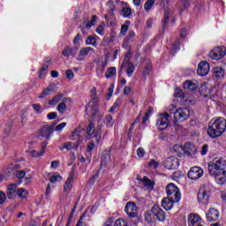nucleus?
<instances>
[{"label":"nucleus","instance_id":"obj_63","mask_svg":"<svg viewBox=\"0 0 226 226\" xmlns=\"http://www.w3.org/2000/svg\"><path fill=\"white\" fill-rule=\"evenodd\" d=\"M47 117H48V119H50V120L56 119V117H57V113H56V112H50V113H49V114L47 115Z\"/></svg>","mask_w":226,"mask_h":226},{"label":"nucleus","instance_id":"obj_50","mask_svg":"<svg viewBox=\"0 0 226 226\" xmlns=\"http://www.w3.org/2000/svg\"><path fill=\"white\" fill-rule=\"evenodd\" d=\"M174 96L175 98H183V96H185V93H183V90L177 88L175 90Z\"/></svg>","mask_w":226,"mask_h":226},{"label":"nucleus","instance_id":"obj_1","mask_svg":"<svg viewBox=\"0 0 226 226\" xmlns=\"http://www.w3.org/2000/svg\"><path fill=\"white\" fill-rule=\"evenodd\" d=\"M226 161L222 157H215L207 164L209 176L215 177L217 185H225L226 183Z\"/></svg>","mask_w":226,"mask_h":226},{"label":"nucleus","instance_id":"obj_43","mask_svg":"<svg viewBox=\"0 0 226 226\" xmlns=\"http://www.w3.org/2000/svg\"><path fill=\"white\" fill-rule=\"evenodd\" d=\"M50 64V60H48L43 66L41 68L40 72V77H41V75H45V73H43L44 72H47V70H49V66Z\"/></svg>","mask_w":226,"mask_h":226},{"label":"nucleus","instance_id":"obj_16","mask_svg":"<svg viewBox=\"0 0 226 226\" xmlns=\"http://www.w3.org/2000/svg\"><path fill=\"white\" fill-rule=\"evenodd\" d=\"M73 177H75V171L72 170L64 185V192L66 196L72 192V183H73Z\"/></svg>","mask_w":226,"mask_h":226},{"label":"nucleus","instance_id":"obj_6","mask_svg":"<svg viewBox=\"0 0 226 226\" xmlns=\"http://www.w3.org/2000/svg\"><path fill=\"white\" fill-rule=\"evenodd\" d=\"M173 117L177 123H183L190 118V109L186 107L178 108L173 112Z\"/></svg>","mask_w":226,"mask_h":226},{"label":"nucleus","instance_id":"obj_24","mask_svg":"<svg viewBox=\"0 0 226 226\" xmlns=\"http://www.w3.org/2000/svg\"><path fill=\"white\" fill-rule=\"evenodd\" d=\"M62 55H64V57H70V56H72V57H75V56L77 55V49L67 46L63 50Z\"/></svg>","mask_w":226,"mask_h":226},{"label":"nucleus","instance_id":"obj_25","mask_svg":"<svg viewBox=\"0 0 226 226\" xmlns=\"http://www.w3.org/2000/svg\"><path fill=\"white\" fill-rule=\"evenodd\" d=\"M109 63V58L106 57L104 62H102V65H100L99 62H96L97 68H96V73L97 75H102L103 73V71L105 68H107V64Z\"/></svg>","mask_w":226,"mask_h":226},{"label":"nucleus","instance_id":"obj_27","mask_svg":"<svg viewBox=\"0 0 226 226\" xmlns=\"http://www.w3.org/2000/svg\"><path fill=\"white\" fill-rule=\"evenodd\" d=\"M172 153L175 154V156L181 158V156L185 154V148L180 145H175L173 147Z\"/></svg>","mask_w":226,"mask_h":226},{"label":"nucleus","instance_id":"obj_60","mask_svg":"<svg viewBox=\"0 0 226 226\" xmlns=\"http://www.w3.org/2000/svg\"><path fill=\"white\" fill-rule=\"evenodd\" d=\"M148 167H153L154 169H157L158 168V162L156 161H154V159H152L148 162Z\"/></svg>","mask_w":226,"mask_h":226},{"label":"nucleus","instance_id":"obj_8","mask_svg":"<svg viewBox=\"0 0 226 226\" xmlns=\"http://www.w3.org/2000/svg\"><path fill=\"white\" fill-rule=\"evenodd\" d=\"M166 193L168 197H173L175 199V202H179L181 200V192L176 185L170 184L166 187Z\"/></svg>","mask_w":226,"mask_h":226},{"label":"nucleus","instance_id":"obj_26","mask_svg":"<svg viewBox=\"0 0 226 226\" xmlns=\"http://www.w3.org/2000/svg\"><path fill=\"white\" fill-rule=\"evenodd\" d=\"M56 87L55 84L49 85L47 88H45L41 94L39 95V98H45V96H50L51 93L54 92V88Z\"/></svg>","mask_w":226,"mask_h":226},{"label":"nucleus","instance_id":"obj_57","mask_svg":"<svg viewBox=\"0 0 226 226\" xmlns=\"http://www.w3.org/2000/svg\"><path fill=\"white\" fill-rule=\"evenodd\" d=\"M65 76H66V79H68L69 80H72V79H73V77H74L73 71H72L70 69L67 70L65 72Z\"/></svg>","mask_w":226,"mask_h":226},{"label":"nucleus","instance_id":"obj_41","mask_svg":"<svg viewBox=\"0 0 226 226\" xmlns=\"http://www.w3.org/2000/svg\"><path fill=\"white\" fill-rule=\"evenodd\" d=\"M154 5V0H147L144 5L145 11H149V10H151V8H153Z\"/></svg>","mask_w":226,"mask_h":226},{"label":"nucleus","instance_id":"obj_5","mask_svg":"<svg viewBox=\"0 0 226 226\" xmlns=\"http://www.w3.org/2000/svg\"><path fill=\"white\" fill-rule=\"evenodd\" d=\"M87 137L93 139V142L99 144L100 140H102V130L94 128V124L90 123L87 128Z\"/></svg>","mask_w":226,"mask_h":226},{"label":"nucleus","instance_id":"obj_64","mask_svg":"<svg viewBox=\"0 0 226 226\" xmlns=\"http://www.w3.org/2000/svg\"><path fill=\"white\" fill-rule=\"evenodd\" d=\"M104 226H114V219L109 218L105 222Z\"/></svg>","mask_w":226,"mask_h":226},{"label":"nucleus","instance_id":"obj_39","mask_svg":"<svg viewBox=\"0 0 226 226\" xmlns=\"http://www.w3.org/2000/svg\"><path fill=\"white\" fill-rule=\"evenodd\" d=\"M130 21H125L124 25H122L121 26V31H120V34H126V33L128 32V29L130 27Z\"/></svg>","mask_w":226,"mask_h":226},{"label":"nucleus","instance_id":"obj_55","mask_svg":"<svg viewBox=\"0 0 226 226\" xmlns=\"http://www.w3.org/2000/svg\"><path fill=\"white\" fill-rule=\"evenodd\" d=\"M6 202V194L4 192L0 191V206L4 204Z\"/></svg>","mask_w":226,"mask_h":226},{"label":"nucleus","instance_id":"obj_22","mask_svg":"<svg viewBox=\"0 0 226 226\" xmlns=\"http://www.w3.org/2000/svg\"><path fill=\"white\" fill-rule=\"evenodd\" d=\"M200 222V216L196 214H190L188 216V226H196Z\"/></svg>","mask_w":226,"mask_h":226},{"label":"nucleus","instance_id":"obj_49","mask_svg":"<svg viewBox=\"0 0 226 226\" xmlns=\"http://www.w3.org/2000/svg\"><path fill=\"white\" fill-rule=\"evenodd\" d=\"M63 179V177L59 175L57 176H52L49 178L50 183H59V181H61Z\"/></svg>","mask_w":226,"mask_h":226},{"label":"nucleus","instance_id":"obj_19","mask_svg":"<svg viewBox=\"0 0 226 226\" xmlns=\"http://www.w3.org/2000/svg\"><path fill=\"white\" fill-rule=\"evenodd\" d=\"M54 132V126L52 125H44L40 130L41 137H45L46 139H50V134Z\"/></svg>","mask_w":226,"mask_h":226},{"label":"nucleus","instance_id":"obj_10","mask_svg":"<svg viewBox=\"0 0 226 226\" xmlns=\"http://www.w3.org/2000/svg\"><path fill=\"white\" fill-rule=\"evenodd\" d=\"M226 55L225 47H216L209 52V57L215 61H219V59H223Z\"/></svg>","mask_w":226,"mask_h":226},{"label":"nucleus","instance_id":"obj_30","mask_svg":"<svg viewBox=\"0 0 226 226\" xmlns=\"http://www.w3.org/2000/svg\"><path fill=\"white\" fill-rule=\"evenodd\" d=\"M143 185L148 190H153L154 188V182L151 181L147 177H144L142 180Z\"/></svg>","mask_w":226,"mask_h":226},{"label":"nucleus","instance_id":"obj_4","mask_svg":"<svg viewBox=\"0 0 226 226\" xmlns=\"http://www.w3.org/2000/svg\"><path fill=\"white\" fill-rule=\"evenodd\" d=\"M211 197V189L207 185H202L198 192V202L203 206L209 204V199Z\"/></svg>","mask_w":226,"mask_h":226},{"label":"nucleus","instance_id":"obj_21","mask_svg":"<svg viewBox=\"0 0 226 226\" xmlns=\"http://www.w3.org/2000/svg\"><path fill=\"white\" fill-rule=\"evenodd\" d=\"M49 143H47L46 141L42 142L41 145V150L40 152L36 151V150H32L29 152L30 156H32V158H38L40 156H42V154H45V149L47 147Z\"/></svg>","mask_w":226,"mask_h":226},{"label":"nucleus","instance_id":"obj_54","mask_svg":"<svg viewBox=\"0 0 226 226\" xmlns=\"http://www.w3.org/2000/svg\"><path fill=\"white\" fill-rule=\"evenodd\" d=\"M16 177H18V179H24V177H26V171H24V170H18L16 172Z\"/></svg>","mask_w":226,"mask_h":226},{"label":"nucleus","instance_id":"obj_35","mask_svg":"<svg viewBox=\"0 0 226 226\" xmlns=\"http://www.w3.org/2000/svg\"><path fill=\"white\" fill-rule=\"evenodd\" d=\"M137 123H140V115H139L136 118V120L132 124L130 129H129V132H128V139L130 140H132V133H133V127L135 126V124H137Z\"/></svg>","mask_w":226,"mask_h":226},{"label":"nucleus","instance_id":"obj_7","mask_svg":"<svg viewBox=\"0 0 226 226\" xmlns=\"http://www.w3.org/2000/svg\"><path fill=\"white\" fill-rule=\"evenodd\" d=\"M170 123V115L169 113L161 114L156 121L158 130H165L169 128Z\"/></svg>","mask_w":226,"mask_h":226},{"label":"nucleus","instance_id":"obj_33","mask_svg":"<svg viewBox=\"0 0 226 226\" xmlns=\"http://www.w3.org/2000/svg\"><path fill=\"white\" fill-rule=\"evenodd\" d=\"M127 69L126 73L128 77H132L133 75V72H135V65L132 62H127Z\"/></svg>","mask_w":226,"mask_h":226},{"label":"nucleus","instance_id":"obj_42","mask_svg":"<svg viewBox=\"0 0 226 226\" xmlns=\"http://www.w3.org/2000/svg\"><path fill=\"white\" fill-rule=\"evenodd\" d=\"M105 123L107 126H109L110 128H112V126L114 125V118L112 117L111 115L106 116Z\"/></svg>","mask_w":226,"mask_h":226},{"label":"nucleus","instance_id":"obj_59","mask_svg":"<svg viewBox=\"0 0 226 226\" xmlns=\"http://www.w3.org/2000/svg\"><path fill=\"white\" fill-rule=\"evenodd\" d=\"M80 40H82V35H81L80 34H78L76 35V37L74 38V40H73V43H74L75 45H79Z\"/></svg>","mask_w":226,"mask_h":226},{"label":"nucleus","instance_id":"obj_20","mask_svg":"<svg viewBox=\"0 0 226 226\" xmlns=\"http://www.w3.org/2000/svg\"><path fill=\"white\" fill-rule=\"evenodd\" d=\"M183 86L184 89H188V91H197L199 89V81L186 80Z\"/></svg>","mask_w":226,"mask_h":226},{"label":"nucleus","instance_id":"obj_48","mask_svg":"<svg viewBox=\"0 0 226 226\" xmlns=\"http://www.w3.org/2000/svg\"><path fill=\"white\" fill-rule=\"evenodd\" d=\"M151 112H153V110L151 109H149L147 110V112L145 113V117H143L142 120V124H146V122L149 119V117H151Z\"/></svg>","mask_w":226,"mask_h":226},{"label":"nucleus","instance_id":"obj_32","mask_svg":"<svg viewBox=\"0 0 226 226\" xmlns=\"http://www.w3.org/2000/svg\"><path fill=\"white\" fill-rule=\"evenodd\" d=\"M62 98H63V94H58L53 97L52 100L49 101V105H50L51 107H56V105H57V103L61 102Z\"/></svg>","mask_w":226,"mask_h":226},{"label":"nucleus","instance_id":"obj_40","mask_svg":"<svg viewBox=\"0 0 226 226\" xmlns=\"http://www.w3.org/2000/svg\"><path fill=\"white\" fill-rule=\"evenodd\" d=\"M17 195L20 199H27V191L24 188H19L17 192Z\"/></svg>","mask_w":226,"mask_h":226},{"label":"nucleus","instance_id":"obj_62","mask_svg":"<svg viewBox=\"0 0 226 226\" xmlns=\"http://www.w3.org/2000/svg\"><path fill=\"white\" fill-rule=\"evenodd\" d=\"M201 156H206L207 154V145H203L200 151Z\"/></svg>","mask_w":226,"mask_h":226},{"label":"nucleus","instance_id":"obj_13","mask_svg":"<svg viewBox=\"0 0 226 226\" xmlns=\"http://www.w3.org/2000/svg\"><path fill=\"white\" fill-rule=\"evenodd\" d=\"M164 167L169 170H176L179 167V159L177 157H168L164 162Z\"/></svg>","mask_w":226,"mask_h":226},{"label":"nucleus","instance_id":"obj_38","mask_svg":"<svg viewBox=\"0 0 226 226\" xmlns=\"http://www.w3.org/2000/svg\"><path fill=\"white\" fill-rule=\"evenodd\" d=\"M97 19L98 17L96 15H94L92 17V19L88 23L84 22L83 25L85 26V27H87V29H91V26H94Z\"/></svg>","mask_w":226,"mask_h":226},{"label":"nucleus","instance_id":"obj_23","mask_svg":"<svg viewBox=\"0 0 226 226\" xmlns=\"http://www.w3.org/2000/svg\"><path fill=\"white\" fill-rule=\"evenodd\" d=\"M17 196V185L11 184L7 187V198L8 199H15Z\"/></svg>","mask_w":226,"mask_h":226},{"label":"nucleus","instance_id":"obj_3","mask_svg":"<svg viewBox=\"0 0 226 226\" xmlns=\"http://www.w3.org/2000/svg\"><path fill=\"white\" fill-rule=\"evenodd\" d=\"M91 100L86 106V112H91L92 117H96L98 114V97H96V87H93L91 92Z\"/></svg>","mask_w":226,"mask_h":226},{"label":"nucleus","instance_id":"obj_2","mask_svg":"<svg viewBox=\"0 0 226 226\" xmlns=\"http://www.w3.org/2000/svg\"><path fill=\"white\" fill-rule=\"evenodd\" d=\"M226 130V120L225 118L219 117L210 120L208 124L207 134L212 139H216V137H221L223 135Z\"/></svg>","mask_w":226,"mask_h":226},{"label":"nucleus","instance_id":"obj_46","mask_svg":"<svg viewBox=\"0 0 226 226\" xmlns=\"http://www.w3.org/2000/svg\"><path fill=\"white\" fill-rule=\"evenodd\" d=\"M170 12H169V11H164V18L162 20V29H165V26L167 24V22H169V15Z\"/></svg>","mask_w":226,"mask_h":226},{"label":"nucleus","instance_id":"obj_61","mask_svg":"<svg viewBox=\"0 0 226 226\" xmlns=\"http://www.w3.org/2000/svg\"><path fill=\"white\" fill-rule=\"evenodd\" d=\"M192 4V0H183L182 4L184 8L186 10L187 8H190V4Z\"/></svg>","mask_w":226,"mask_h":226},{"label":"nucleus","instance_id":"obj_58","mask_svg":"<svg viewBox=\"0 0 226 226\" xmlns=\"http://www.w3.org/2000/svg\"><path fill=\"white\" fill-rule=\"evenodd\" d=\"M145 220H146L147 223H151V222H153V215H151L150 213H146Z\"/></svg>","mask_w":226,"mask_h":226},{"label":"nucleus","instance_id":"obj_11","mask_svg":"<svg viewBox=\"0 0 226 226\" xmlns=\"http://www.w3.org/2000/svg\"><path fill=\"white\" fill-rule=\"evenodd\" d=\"M137 205L132 201L127 202L124 207V211L130 218H135L137 216Z\"/></svg>","mask_w":226,"mask_h":226},{"label":"nucleus","instance_id":"obj_47","mask_svg":"<svg viewBox=\"0 0 226 226\" xmlns=\"http://www.w3.org/2000/svg\"><path fill=\"white\" fill-rule=\"evenodd\" d=\"M150 72H151V64H147L142 72L144 79H146V77H147V75H149Z\"/></svg>","mask_w":226,"mask_h":226},{"label":"nucleus","instance_id":"obj_28","mask_svg":"<svg viewBox=\"0 0 226 226\" xmlns=\"http://www.w3.org/2000/svg\"><path fill=\"white\" fill-rule=\"evenodd\" d=\"M185 147V153H186L187 154L192 155L197 153V147H195V146H193V144L192 143H186Z\"/></svg>","mask_w":226,"mask_h":226},{"label":"nucleus","instance_id":"obj_44","mask_svg":"<svg viewBox=\"0 0 226 226\" xmlns=\"http://www.w3.org/2000/svg\"><path fill=\"white\" fill-rule=\"evenodd\" d=\"M56 110H58V112L61 114H64V112H66V104L64 102H61L58 104Z\"/></svg>","mask_w":226,"mask_h":226},{"label":"nucleus","instance_id":"obj_18","mask_svg":"<svg viewBox=\"0 0 226 226\" xmlns=\"http://www.w3.org/2000/svg\"><path fill=\"white\" fill-rule=\"evenodd\" d=\"M220 218V212L216 208H210L207 213V220L208 222H216Z\"/></svg>","mask_w":226,"mask_h":226},{"label":"nucleus","instance_id":"obj_12","mask_svg":"<svg viewBox=\"0 0 226 226\" xmlns=\"http://www.w3.org/2000/svg\"><path fill=\"white\" fill-rule=\"evenodd\" d=\"M151 212L154 216H156L159 222H165L166 215L165 212L158 205H154Z\"/></svg>","mask_w":226,"mask_h":226},{"label":"nucleus","instance_id":"obj_45","mask_svg":"<svg viewBox=\"0 0 226 226\" xmlns=\"http://www.w3.org/2000/svg\"><path fill=\"white\" fill-rule=\"evenodd\" d=\"M32 109L37 114H41V112H43V110L41 109V104H32Z\"/></svg>","mask_w":226,"mask_h":226},{"label":"nucleus","instance_id":"obj_37","mask_svg":"<svg viewBox=\"0 0 226 226\" xmlns=\"http://www.w3.org/2000/svg\"><path fill=\"white\" fill-rule=\"evenodd\" d=\"M117 73V69L116 67H109L107 69V72L105 73L106 79H110V77L116 75Z\"/></svg>","mask_w":226,"mask_h":226},{"label":"nucleus","instance_id":"obj_31","mask_svg":"<svg viewBox=\"0 0 226 226\" xmlns=\"http://www.w3.org/2000/svg\"><path fill=\"white\" fill-rule=\"evenodd\" d=\"M110 162V152H105L101 160L102 167H105L108 163Z\"/></svg>","mask_w":226,"mask_h":226},{"label":"nucleus","instance_id":"obj_53","mask_svg":"<svg viewBox=\"0 0 226 226\" xmlns=\"http://www.w3.org/2000/svg\"><path fill=\"white\" fill-rule=\"evenodd\" d=\"M114 226H128V224L126 223V222H124V220L123 219H117L115 222Z\"/></svg>","mask_w":226,"mask_h":226},{"label":"nucleus","instance_id":"obj_51","mask_svg":"<svg viewBox=\"0 0 226 226\" xmlns=\"http://www.w3.org/2000/svg\"><path fill=\"white\" fill-rule=\"evenodd\" d=\"M179 50V41H176L171 48L172 54H176Z\"/></svg>","mask_w":226,"mask_h":226},{"label":"nucleus","instance_id":"obj_52","mask_svg":"<svg viewBox=\"0 0 226 226\" xmlns=\"http://www.w3.org/2000/svg\"><path fill=\"white\" fill-rule=\"evenodd\" d=\"M122 13L124 17H130L132 15V9L125 7L122 10Z\"/></svg>","mask_w":226,"mask_h":226},{"label":"nucleus","instance_id":"obj_36","mask_svg":"<svg viewBox=\"0 0 226 226\" xmlns=\"http://www.w3.org/2000/svg\"><path fill=\"white\" fill-rule=\"evenodd\" d=\"M86 45H92V47H96V37L90 35L86 39Z\"/></svg>","mask_w":226,"mask_h":226},{"label":"nucleus","instance_id":"obj_29","mask_svg":"<svg viewBox=\"0 0 226 226\" xmlns=\"http://www.w3.org/2000/svg\"><path fill=\"white\" fill-rule=\"evenodd\" d=\"M224 76L225 71H223L222 67H215L214 69V77H215V79H223Z\"/></svg>","mask_w":226,"mask_h":226},{"label":"nucleus","instance_id":"obj_15","mask_svg":"<svg viewBox=\"0 0 226 226\" xmlns=\"http://www.w3.org/2000/svg\"><path fill=\"white\" fill-rule=\"evenodd\" d=\"M94 53V49L92 47H86L79 49V56L76 59L77 61H84L89 54Z\"/></svg>","mask_w":226,"mask_h":226},{"label":"nucleus","instance_id":"obj_9","mask_svg":"<svg viewBox=\"0 0 226 226\" xmlns=\"http://www.w3.org/2000/svg\"><path fill=\"white\" fill-rule=\"evenodd\" d=\"M202 176H204V170L199 166L191 168L187 173V177L192 179V181H197V179H200Z\"/></svg>","mask_w":226,"mask_h":226},{"label":"nucleus","instance_id":"obj_14","mask_svg":"<svg viewBox=\"0 0 226 226\" xmlns=\"http://www.w3.org/2000/svg\"><path fill=\"white\" fill-rule=\"evenodd\" d=\"M197 73L200 77H206L209 73V64L206 61H201L198 65Z\"/></svg>","mask_w":226,"mask_h":226},{"label":"nucleus","instance_id":"obj_56","mask_svg":"<svg viewBox=\"0 0 226 226\" xmlns=\"http://www.w3.org/2000/svg\"><path fill=\"white\" fill-rule=\"evenodd\" d=\"M137 154L139 158H144V154H146V151L144 150V148L139 147L137 149Z\"/></svg>","mask_w":226,"mask_h":226},{"label":"nucleus","instance_id":"obj_17","mask_svg":"<svg viewBox=\"0 0 226 226\" xmlns=\"http://www.w3.org/2000/svg\"><path fill=\"white\" fill-rule=\"evenodd\" d=\"M176 202V199L174 197L168 196L162 200V206L166 211H170L172 207H174V203Z\"/></svg>","mask_w":226,"mask_h":226},{"label":"nucleus","instance_id":"obj_34","mask_svg":"<svg viewBox=\"0 0 226 226\" xmlns=\"http://www.w3.org/2000/svg\"><path fill=\"white\" fill-rule=\"evenodd\" d=\"M123 103V100L121 98H117L113 104V106L109 109V112H116L117 109H119L121 107V104Z\"/></svg>","mask_w":226,"mask_h":226}]
</instances>
